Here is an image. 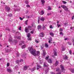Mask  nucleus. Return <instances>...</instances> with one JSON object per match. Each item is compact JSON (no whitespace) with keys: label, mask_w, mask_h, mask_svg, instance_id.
<instances>
[{"label":"nucleus","mask_w":74,"mask_h":74,"mask_svg":"<svg viewBox=\"0 0 74 74\" xmlns=\"http://www.w3.org/2000/svg\"><path fill=\"white\" fill-rule=\"evenodd\" d=\"M74 15L72 17V19H74Z\"/></svg>","instance_id":"13d9d810"},{"label":"nucleus","mask_w":74,"mask_h":74,"mask_svg":"<svg viewBox=\"0 0 74 74\" xmlns=\"http://www.w3.org/2000/svg\"><path fill=\"white\" fill-rule=\"evenodd\" d=\"M47 72H48L49 70V68L47 67Z\"/></svg>","instance_id":"8fccbe9b"},{"label":"nucleus","mask_w":74,"mask_h":74,"mask_svg":"<svg viewBox=\"0 0 74 74\" xmlns=\"http://www.w3.org/2000/svg\"><path fill=\"white\" fill-rule=\"evenodd\" d=\"M61 7H62V8H63V9L64 10V9H65V8H66V6L64 5H61Z\"/></svg>","instance_id":"4468645a"},{"label":"nucleus","mask_w":74,"mask_h":74,"mask_svg":"<svg viewBox=\"0 0 74 74\" xmlns=\"http://www.w3.org/2000/svg\"><path fill=\"white\" fill-rule=\"evenodd\" d=\"M41 28V25H39L38 26V29H40Z\"/></svg>","instance_id":"f3484780"},{"label":"nucleus","mask_w":74,"mask_h":74,"mask_svg":"<svg viewBox=\"0 0 74 74\" xmlns=\"http://www.w3.org/2000/svg\"><path fill=\"white\" fill-rule=\"evenodd\" d=\"M71 72L74 73V69H71L70 70Z\"/></svg>","instance_id":"a878e982"},{"label":"nucleus","mask_w":74,"mask_h":74,"mask_svg":"<svg viewBox=\"0 0 74 74\" xmlns=\"http://www.w3.org/2000/svg\"><path fill=\"white\" fill-rule=\"evenodd\" d=\"M27 18H30V16H28L27 17Z\"/></svg>","instance_id":"338daca9"},{"label":"nucleus","mask_w":74,"mask_h":74,"mask_svg":"<svg viewBox=\"0 0 74 74\" xmlns=\"http://www.w3.org/2000/svg\"><path fill=\"white\" fill-rule=\"evenodd\" d=\"M22 42V44H24L25 43V41H22V42Z\"/></svg>","instance_id":"6e6d98bb"},{"label":"nucleus","mask_w":74,"mask_h":74,"mask_svg":"<svg viewBox=\"0 0 74 74\" xmlns=\"http://www.w3.org/2000/svg\"><path fill=\"white\" fill-rule=\"evenodd\" d=\"M38 23H40V19H39L38 20Z\"/></svg>","instance_id":"4d7b16f0"},{"label":"nucleus","mask_w":74,"mask_h":74,"mask_svg":"<svg viewBox=\"0 0 74 74\" xmlns=\"http://www.w3.org/2000/svg\"><path fill=\"white\" fill-rule=\"evenodd\" d=\"M48 10H52V8H51V7H50V6H48Z\"/></svg>","instance_id":"aec40b11"},{"label":"nucleus","mask_w":74,"mask_h":74,"mask_svg":"<svg viewBox=\"0 0 74 74\" xmlns=\"http://www.w3.org/2000/svg\"><path fill=\"white\" fill-rule=\"evenodd\" d=\"M5 9L8 12H9L10 10V7H8L7 6L5 7Z\"/></svg>","instance_id":"7ed1b4c3"},{"label":"nucleus","mask_w":74,"mask_h":74,"mask_svg":"<svg viewBox=\"0 0 74 74\" xmlns=\"http://www.w3.org/2000/svg\"><path fill=\"white\" fill-rule=\"evenodd\" d=\"M35 41L36 43H38V41H37V40H35Z\"/></svg>","instance_id":"3c124183"},{"label":"nucleus","mask_w":74,"mask_h":74,"mask_svg":"<svg viewBox=\"0 0 74 74\" xmlns=\"http://www.w3.org/2000/svg\"><path fill=\"white\" fill-rule=\"evenodd\" d=\"M54 53L55 56H57V54L56 53V51H54Z\"/></svg>","instance_id":"c85d7f7f"},{"label":"nucleus","mask_w":74,"mask_h":74,"mask_svg":"<svg viewBox=\"0 0 74 74\" xmlns=\"http://www.w3.org/2000/svg\"><path fill=\"white\" fill-rule=\"evenodd\" d=\"M22 27H20L18 28V29L20 30H21Z\"/></svg>","instance_id":"a18cd8bd"},{"label":"nucleus","mask_w":74,"mask_h":74,"mask_svg":"<svg viewBox=\"0 0 74 74\" xmlns=\"http://www.w3.org/2000/svg\"><path fill=\"white\" fill-rule=\"evenodd\" d=\"M57 26L58 27H60V26H61V25H59V24L57 23Z\"/></svg>","instance_id":"f704fd0d"},{"label":"nucleus","mask_w":74,"mask_h":74,"mask_svg":"<svg viewBox=\"0 0 74 74\" xmlns=\"http://www.w3.org/2000/svg\"><path fill=\"white\" fill-rule=\"evenodd\" d=\"M28 50L30 52V53L35 56H39L40 55V51H37L36 53V51L33 50V49L32 47H31L30 48L29 47L28 48Z\"/></svg>","instance_id":"f257e3e1"},{"label":"nucleus","mask_w":74,"mask_h":74,"mask_svg":"<svg viewBox=\"0 0 74 74\" xmlns=\"http://www.w3.org/2000/svg\"><path fill=\"white\" fill-rule=\"evenodd\" d=\"M63 31V29L62 28H60V32H62V31Z\"/></svg>","instance_id":"a19ab883"},{"label":"nucleus","mask_w":74,"mask_h":74,"mask_svg":"<svg viewBox=\"0 0 74 74\" xmlns=\"http://www.w3.org/2000/svg\"><path fill=\"white\" fill-rule=\"evenodd\" d=\"M31 36V34H30V33L28 34V35H27V36L28 37H29Z\"/></svg>","instance_id":"5701e85b"},{"label":"nucleus","mask_w":74,"mask_h":74,"mask_svg":"<svg viewBox=\"0 0 74 74\" xmlns=\"http://www.w3.org/2000/svg\"><path fill=\"white\" fill-rule=\"evenodd\" d=\"M27 39L28 40H29V41H32V39H31V38L29 37H28Z\"/></svg>","instance_id":"4be33fe9"},{"label":"nucleus","mask_w":74,"mask_h":74,"mask_svg":"<svg viewBox=\"0 0 74 74\" xmlns=\"http://www.w3.org/2000/svg\"><path fill=\"white\" fill-rule=\"evenodd\" d=\"M16 56L17 57H18L19 56V54H17Z\"/></svg>","instance_id":"0e129e2a"},{"label":"nucleus","mask_w":74,"mask_h":74,"mask_svg":"<svg viewBox=\"0 0 74 74\" xmlns=\"http://www.w3.org/2000/svg\"><path fill=\"white\" fill-rule=\"evenodd\" d=\"M41 1L42 4H44L45 3V1L44 0H41Z\"/></svg>","instance_id":"6ab92c4d"},{"label":"nucleus","mask_w":74,"mask_h":74,"mask_svg":"<svg viewBox=\"0 0 74 74\" xmlns=\"http://www.w3.org/2000/svg\"><path fill=\"white\" fill-rule=\"evenodd\" d=\"M60 35H61V36H63V34H63V33H62V32H60Z\"/></svg>","instance_id":"393cba45"},{"label":"nucleus","mask_w":74,"mask_h":74,"mask_svg":"<svg viewBox=\"0 0 74 74\" xmlns=\"http://www.w3.org/2000/svg\"><path fill=\"white\" fill-rule=\"evenodd\" d=\"M19 18L20 19V20H23V18H21V17H20Z\"/></svg>","instance_id":"bf43d9fd"},{"label":"nucleus","mask_w":74,"mask_h":74,"mask_svg":"<svg viewBox=\"0 0 74 74\" xmlns=\"http://www.w3.org/2000/svg\"><path fill=\"white\" fill-rule=\"evenodd\" d=\"M29 31V29H27V27H26L25 29V32L26 33H27Z\"/></svg>","instance_id":"9b49d317"},{"label":"nucleus","mask_w":74,"mask_h":74,"mask_svg":"<svg viewBox=\"0 0 74 74\" xmlns=\"http://www.w3.org/2000/svg\"><path fill=\"white\" fill-rule=\"evenodd\" d=\"M45 25H43V27L42 28V30H45Z\"/></svg>","instance_id":"bb28decb"},{"label":"nucleus","mask_w":74,"mask_h":74,"mask_svg":"<svg viewBox=\"0 0 74 74\" xmlns=\"http://www.w3.org/2000/svg\"><path fill=\"white\" fill-rule=\"evenodd\" d=\"M32 27L30 26H28V28H32Z\"/></svg>","instance_id":"09e8293b"},{"label":"nucleus","mask_w":74,"mask_h":74,"mask_svg":"<svg viewBox=\"0 0 74 74\" xmlns=\"http://www.w3.org/2000/svg\"><path fill=\"white\" fill-rule=\"evenodd\" d=\"M64 57H65V59H68V57H67L66 55H65L64 56Z\"/></svg>","instance_id":"e433bc0d"},{"label":"nucleus","mask_w":74,"mask_h":74,"mask_svg":"<svg viewBox=\"0 0 74 74\" xmlns=\"http://www.w3.org/2000/svg\"><path fill=\"white\" fill-rule=\"evenodd\" d=\"M8 16H10V17H11V16H12V14H9L8 15Z\"/></svg>","instance_id":"b1692460"},{"label":"nucleus","mask_w":74,"mask_h":74,"mask_svg":"<svg viewBox=\"0 0 74 74\" xmlns=\"http://www.w3.org/2000/svg\"><path fill=\"white\" fill-rule=\"evenodd\" d=\"M37 67H39V68H40V69H41L42 68V67L41 66L39 65H37Z\"/></svg>","instance_id":"412c9836"},{"label":"nucleus","mask_w":74,"mask_h":74,"mask_svg":"<svg viewBox=\"0 0 74 74\" xmlns=\"http://www.w3.org/2000/svg\"><path fill=\"white\" fill-rule=\"evenodd\" d=\"M26 45H23V46H22L21 48L22 49H23L24 48H26Z\"/></svg>","instance_id":"dca6fc26"},{"label":"nucleus","mask_w":74,"mask_h":74,"mask_svg":"<svg viewBox=\"0 0 74 74\" xmlns=\"http://www.w3.org/2000/svg\"><path fill=\"white\" fill-rule=\"evenodd\" d=\"M61 73H62V72H61V71H60L59 72H58L57 73V74H61Z\"/></svg>","instance_id":"79ce46f5"},{"label":"nucleus","mask_w":74,"mask_h":74,"mask_svg":"<svg viewBox=\"0 0 74 74\" xmlns=\"http://www.w3.org/2000/svg\"><path fill=\"white\" fill-rule=\"evenodd\" d=\"M27 21H28V20H27L25 21L26 25H27Z\"/></svg>","instance_id":"58836bf2"},{"label":"nucleus","mask_w":74,"mask_h":74,"mask_svg":"<svg viewBox=\"0 0 74 74\" xmlns=\"http://www.w3.org/2000/svg\"><path fill=\"white\" fill-rule=\"evenodd\" d=\"M7 71L9 72V73H11L12 72V70L10 69H7Z\"/></svg>","instance_id":"9d476101"},{"label":"nucleus","mask_w":74,"mask_h":74,"mask_svg":"<svg viewBox=\"0 0 74 74\" xmlns=\"http://www.w3.org/2000/svg\"><path fill=\"white\" fill-rule=\"evenodd\" d=\"M12 38L11 37H10L8 39L9 42H12Z\"/></svg>","instance_id":"6e6552de"},{"label":"nucleus","mask_w":74,"mask_h":74,"mask_svg":"<svg viewBox=\"0 0 74 74\" xmlns=\"http://www.w3.org/2000/svg\"><path fill=\"white\" fill-rule=\"evenodd\" d=\"M49 58V56H47V59H48Z\"/></svg>","instance_id":"680f3d73"},{"label":"nucleus","mask_w":74,"mask_h":74,"mask_svg":"<svg viewBox=\"0 0 74 74\" xmlns=\"http://www.w3.org/2000/svg\"><path fill=\"white\" fill-rule=\"evenodd\" d=\"M49 34L50 35V36H52V37L53 36H54V34H53V33L52 32H50L49 33Z\"/></svg>","instance_id":"2eb2a0df"},{"label":"nucleus","mask_w":74,"mask_h":74,"mask_svg":"<svg viewBox=\"0 0 74 74\" xmlns=\"http://www.w3.org/2000/svg\"><path fill=\"white\" fill-rule=\"evenodd\" d=\"M44 34L43 33H40V37H44Z\"/></svg>","instance_id":"0eeeda50"},{"label":"nucleus","mask_w":74,"mask_h":74,"mask_svg":"<svg viewBox=\"0 0 74 74\" xmlns=\"http://www.w3.org/2000/svg\"><path fill=\"white\" fill-rule=\"evenodd\" d=\"M17 38L19 39V40H21V36H18L17 37Z\"/></svg>","instance_id":"c756f323"},{"label":"nucleus","mask_w":74,"mask_h":74,"mask_svg":"<svg viewBox=\"0 0 74 74\" xmlns=\"http://www.w3.org/2000/svg\"><path fill=\"white\" fill-rule=\"evenodd\" d=\"M29 66H24V70H26L27 69V67H29Z\"/></svg>","instance_id":"20e7f679"},{"label":"nucleus","mask_w":74,"mask_h":74,"mask_svg":"<svg viewBox=\"0 0 74 74\" xmlns=\"http://www.w3.org/2000/svg\"><path fill=\"white\" fill-rule=\"evenodd\" d=\"M40 15H44V11L43 10H42L40 12Z\"/></svg>","instance_id":"39448f33"},{"label":"nucleus","mask_w":74,"mask_h":74,"mask_svg":"<svg viewBox=\"0 0 74 74\" xmlns=\"http://www.w3.org/2000/svg\"><path fill=\"white\" fill-rule=\"evenodd\" d=\"M43 56H45L46 55V52H45V50H43Z\"/></svg>","instance_id":"423d86ee"},{"label":"nucleus","mask_w":74,"mask_h":74,"mask_svg":"<svg viewBox=\"0 0 74 74\" xmlns=\"http://www.w3.org/2000/svg\"><path fill=\"white\" fill-rule=\"evenodd\" d=\"M48 62L49 63H52V61L51 59H49L48 60Z\"/></svg>","instance_id":"ddd939ff"},{"label":"nucleus","mask_w":74,"mask_h":74,"mask_svg":"<svg viewBox=\"0 0 74 74\" xmlns=\"http://www.w3.org/2000/svg\"><path fill=\"white\" fill-rule=\"evenodd\" d=\"M49 28L50 29H53V27L52 26V25H51L49 26Z\"/></svg>","instance_id":"473e14b6"},{"label":"nucleus","mask_w":74,"mask_h":74,"mask_svg":"<svg viewBox=\"0 0 74 74\" xmlns=\"http://www.w3.org/2000/svg\"><path fill=\"white\" fill-rule=\"evenodd\" d=\"M26 7H27L29 8L30 7V5H26Z\"/></svg>","instance_id":"de8ad7c7"},{"label":"nucleus","mask_w":74,"mask_h":74,"mask_svg":"<svg viewBox=\"0 0 74 74\" xmlns=\"http://www.w3.org/2000/svg\"><path fill=\"white\" fill-rule=\"evenodd\" d=\"M46 64V62H44V67H47V65Z\"/></svg>","instance_id":"cd10ccee"},{"label":"nucleus","mask_w":74,"mask_h":74,"mask_svg":"<svg viewBox=\"0 0 74 74\" xmlns=\"http://www.w3.org/2000/svg\"><path fill=\"white\" fill-rule=\"evenodd\" d=\"M60 67L61 68L62 72H64V69L63 65H60Z\"/></svg>","instance_id":"f03ea898"},{"label":"nucleus","mask_w":74,"mask_h":74,"mask_svg":"<svg viewBox=\"0 0 74 74\" xmlns=\"http://www.w3.org/2000/svg\"><path fill=\"white\" fill-rule=\"evenodd\" d=\"M16 63L18 64H19V60H17L16 61Z\"/></svg>","instance_id":"c03bdc74"},{"label":"nucleus","mask_w":74,"mask_h":74,"mask_svg":"<svg viewBox=\"0 0 74 74\" xmlns=\"http://www.w3.org/2000/svg\"><path fill=\"white\" fill-rule=\"evenodd\" d=\"M51 74H55V73L53 72H52Z\"/></svg>","instance_id":"774afa93"},{"label":"nucleus","mask_w":74,"mask_h":74,"mask_svg":"<svg viewBox=\"0 0 74 74\" xmlns=\"http://www.w3.org/2000/svg\"><path fill=\"white\" fill-rule=\"evenodd\" d=\"M56 71H58V72H60V69H59V68H57V69H56Z\"/></svg>","instance_id":"a211bd4d"},{"label":"nucleus","mask_w":74,"mask_h":74,"mask_svg":"<svg viewBox=\"0 0 74 74\" xmlns=\"http://www.w3.org/2000/svg\"><path fill=\"white\" fill-rule=\"evenodd\" d=\"M62 2L63 3V4H66V3H67V2H66L64 1H62Z\"/></svg>","instance_id":"c9c22d12"},{"label":"nucleus","mask_w":74,"mask_h":74,"mask_svg":"<svg viewBox=\"0 0 74 74\" xmlns=\"http://www.w3.org/2000/svg\"><path fill=\"white\" fill-rule=\"evenodd\" d=\"M34 32H33V31H31L30 33H31V34H33Z\"/></svg>","instance_id":"49530a36"},{"label":"nucleus","mask_w":74,"mask_h":74,"mask_svg":"<svg viewBox=\"0 0 74 74\" xmlns=\"http://www.w3.org/2000/svg\"><path fill=\"white\" fill-rule=\"evenodd\" d=\"M39 19H40V21H44V20H45V18L43 17H41L40 18L39 17L38 18Z\"/></svg>","instance_id":"1a4fd4ad"},{"label":"nucleus","mask_w":74,"mask_h":74,"mask_svg":"<svg viewBox=\"0 0 74 74\" xmlns=\"http://www.w3.org/2000/svg\"><path fill=\"white\" fill-rule=\"evenodd\" d=\"M6 30H7L8 31H10V29H9V28H6Z\"/></svg>","instance_id":"864d4df0"},{"label":"nucleus","mask_w":74,"mask_h":74,"mask_svg":"<svg viewBox=\"0 0 74 74\" xmlns=\"http://www.w3.org/2000/svg\"><path fill=\"white\" fill-rule=\"evenodd\" d=\"M69 53H70L71 54V53H72V52H71V51L70 50V51H69Z\"/></svg>","instance_id":"5fc2aeb1"},{"label":"nucleus","mask_w":74,"mask_h":74,"mask_svg":"<svg viewBox=\"0 0 74 74\" xmlns=\"http://www.w3.org/2000/svg\"><path fill=\"white\" fill-rule=\"evenodd\" d=\"M64 10L65 11H68V8L67 7H66V8H65Z\"/></svg>","instance_id":"2f4dec72"},{"label":"nucleus","mask_w":74,"mask_h":74,"mask_svg":"<svg viewBox=\"0 0 74 74\" xmlns=\"http://www.w3.org/2000/svg\"><path fill=\"white\" fill-rule=\"evenodd\" d=\"M65 50V49L64 48H62V51H63Z\"/></svg>","instance_id":"603ef678"},{"label":"nucleus","mask_w":74,"mask_h":74,"mask_svg":"<svg viewBox=\"0 0 74 74\" xmlns=\"http://www.w3.org/2000/svg\"><path fill=\"white\" fill-rule=\"evenodd\" d=\"M58 61H56V63L55 64L56 66H57L58 65Z\"/></svg>","instance_id":"72a5a7b5"},{"label":"nucleus","mask_w":74,"mask_h":74,"mask_svg":"<svg viewBox=\"0 0 74 74\" xmlns=\"http://www.w3.org/2000/svg\"><path fill=\"white\" fill-rule=\"evenodd\" d=\"M25 3L26 4H29V2H28V1L26 0L25 1Z\"/></svg>","instance_id":"7c9ffc66"},{"label":"nucleus","mask_w":74,"mask_h":74,"mask_svg":"<svg viewBox=\"0 0 74 74\" xmlns=\"http://www.w3.org/2000/svg\"><path fill=\"white\" fill-rule=\"evenodd\" d=\"M51 15V13H48L47 14V15H48V16H49V15Z\"/></svg>","instance_id":"69168bd1"},{"label":"nucleus","mask_w":74,"mask_h":74,"mask_svg":"<svg viewBox=\"0 0 74 74\" xmlns=\"http://www.w3.org/2000/svg\"><path fill=\"white\" fill-rule=\"evenodd\" d=\"M34 23L32 24V26H34Z\"/></svg>","instance_id":"e2e57ef3"},{"label":"nucleus","mask_w":74,"mask_h":74,"mask_svg":"<svg viewBox=\"0 0 74 74\" xmlns=\"http://www.w3.org/2000/svg\"><path fill=\"white\" fill-rule=\"evenodd\" d=\"M36 69V68L35 67H34V68H33L32 69V71H34V70H35V69Z\"/></svg>","instance_id":"37998d69"},{"label":"nucleus","mask_w":74,"mask_h":74,"mask_svg":"<svg viewBox=\"0 0 74 74\" xmlns=\"http://www.w3.org/2000/svg\"><path fill=\"white\" fill-rule=\"evenodd\" d=\"M52 38L51 37H50L49 38V43H51V41H52Z\"/></svg>","instance_id":"f8f14e48"},{"label":"nucleus","mask_w":74,"mask_h":74,"mask_svg":"<svg viewBox=\"0 0 74 74\" xmlns=\"http://www.w3.org/2000/svg\"><path fill=\"white\" fill-rule=\"evenodd\" d=\"M45 47H47V43H45Z\"/></svg>","instance_id":"052dcab7"},{"label":"nucleus","mask_w":74,"mask_h":74,"mask_svg":"<svg viewBox=\"0 0 74 74\" xmlns=\"http://www.w3.org/2000/svg\"><path fill=\"white\" fill-rule=\"evenodd\" d=\"M19 62H23V60L22 59H21L20 60Z\"/></svg>","instance_id":"ea45409f"},{"label":"nucleus","mask_w":74,"mask_h":74,"mask_svg":"<svg viewBox=\"0 0 74 74\" xmlns=\"http://www.w3.org/2000/svg\"><path fill=\"white\" fill-rule=\"evenodd\" d=\"M10 66V64L9 63H8L7 64V67H9Z\"/></svg>","instance_id":"4c0bfd02"}]
</instances>
